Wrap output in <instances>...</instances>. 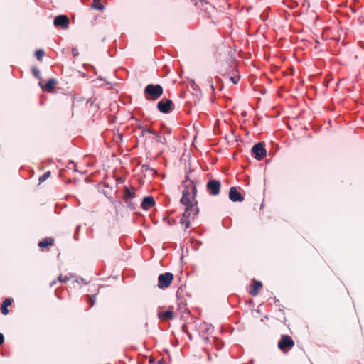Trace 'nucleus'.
I'll use <instances>...</instances> for the list:
<instances>
[{
	"mask_svg": "<svg viewBox=\"0 0 364 364\" xmlns=\"http://www.w3.org/2000/svg\"><path fill=\"white\" fill-rule=\"evenodd\" d=\"M191 171H189V173L186 174L182 183L181 203L197 202L196 200L197 189L194 181L191 178Z\"/></svg>",
	"mask_w": 364,
	"mask_h": 364,
	"instance_id": "nucleus-1",
	"label": "nucleus"
},
{
	"mask_svg": "<svg viewBox=\"0 0 364 364\" xmlns=\"http://www.w3.org/2000/svg\"><path fill=\"white\" fill-rule=\"evenodd\" d=\"M198 202L182 203L186 206L185 211L180 219L181 224L185 226V228H190V218L194 217L198 213Z\"/></svg>",
	"mask_w": 364,
	"mask_h": 364,
	"instance_id": "nucleus-2",
	"label": "nucleus"
},
{
	"mask_svg": "<svg viewBox=\"0 0 364 364\" xmlns=\"http://www.w3.org/2000/svg\"><path fill=\"white\" fill-rule=\"evenodd\" d=\"M163 87L160 85L149 84L144 89V96L148 100H156L163 94Z\"/></svg>",
	"mask_w": 364,
	"mask_h": 364,
	"instance_id": "nucleus-3",
	"label": "nucleus"
},
{
	"mask_svg": "<svg viewBox=\"0 0 364 364\" xmlns=\"http://www.w3.org/2000/svg\"><path fill=\"white\" fill-rule=\"evenodd\" d=\"M294 346V341L288 335H282L278 343V348L284 353L288 352Z\"/></svg>",
	"mask_w": 364,
	"mask_h": 364,
	"instance_id": "nucleus-4",
	"label": "nucleus"
},
{
	"mask_svg": "<svg viewBox=\"0 0 364 364\" xmlns=\"http://www.w3.org/2000/svg\"><path fill=\"white\" fill-rule=\"evenodd\" d=\"M173 280V274L171 272L161 274L158 277L157 287L159 289L168 288Z\"/></svg>",
	"mask_w": 364,
	"mask_h": 364,
	"instance_id": "nucleus-5",
	"label": "nucleus"
},
{
	"mask_svg": "<svg viewBox=\"0 0 364 364\" xmlns=\"http://www.w3.org/2000/svg\"><path fill=\"white\" fill-rule=\"evenodd\" d=\"M53 24L56 28L67 29L69 27L70 19L65 15H58L54 18Z\"/></svg>",
	"mask_w": 364,
	"mask_h": 364,
	"instance_id": "nucleus-6",
	"label": "nucleus"
},
{
	"mask_svg": "<svg viewBox=\"0 0 364 364\" xmlns=\"http://www.w3.org/2000/svg\"><path fill=\"white\" fill-rule=\"evenodd\" d=\"M252 154L257 160L263 159L267 154V151L261 143H258L253 146L252 149Z\"/></svg>",
	"mask_w": 364,
	"mask_h": 364,
	"instance_id": "nucleus-7",
	"label": "nucleus"
},
{
	"mask_svg": "<svg viewBox=\"0 0 364 364\" xmlns=\"http://www.w3.org/2000/svg\"><path fill=\"white\" fill-rule=\"evenodd\" d=\"M207 189L208 192L213 196H217L220 193L221 183L218 180L211 179L207 183Z\"/></svg>",
	"mask_w": 364,
	"mask_h": 364,
	"instance_id": "nucleus-8",
	"label": "nucleus"
},
{
	"mask_svg": "<svg viewBox=\"0 0 364 364\" xmlns=\"http://www.w3.org/2000/svg\"><path fill=\"white\" fill-rule=\"evenodd\" d=\"M173 102L169 99H162L157 103L158 109L162 113H168L171 110Z\"/></svg>",
	"mask_w": 364,
	"mask_h": 364,
	"instance_id": "nucleus-9",
	"label": "nucleus"
},
{
	"mask_svg": "<svg viewBox=\"0 0 364 364\" xmlns=\"http://www.w3.org/2000/svg\"><path fill=\"white\" fill-rule=\"evenodd\" d=\"M157 316L162 321L172 320L174 318V311L173 306H169L165 311H158Z\"/></svg>",
	"mask_w": 364,
	"mask_h": 364,
	"instance_id": "nucleus-10",
	"label": "nucleus"
},
{
	"mask_svg": "<svg viewBox=\"0 0 364 364\" xmlns=\"http://www.w3.org/2000/svg\"><path fill=\"white\" fill-rule=\"evenodd\" d=\"M38 84L44 92L51 93L53 92L54 88L57 85V81L54 78H50L44 85L41 82H40Z\"/></svg>",
	"mask_w": 364,
	"mask_h": 364,
	"instance_id": "nucleus-11",
	"label": "nucleus"
},
{
	"mask_svg": "<svg viewBox=\"0 0 364 364\" xmlns=\"http://www.w3.org/2000/svg\"><path fill=\"white\" fill-rule=\"evenodd\" d=\"M135 197H136V193H135L134 188H129L127 186H125L124 188L123 199L127 204L129 205L132 199L134 198Z\"/></svg>",
	"mask_w": 364,
	"mask_h": 364,
	"instance_id": "nucleus-12",
	"label": "nucleus"
},
{
	"mask_svg": "<svg viewBox=\"0 0 364 364\" xmlns=\"http://www.w3.org/2000/svg\"><path fill=\"white\" fill-rule=\"evenodd\" d=\"M229 198L232 202H242L244 200V197L237 191L235 187H231L230 188Z\"/></svg>",
	"mask_w": 364,
	"mask_h": 364,
	"instance_id": "nucleus-13",
	"label": "nucleus"
},
{
	"mask_svg": "<svg viewBox=\"0 0 364 364\" xmlns=\"http://www.w3.org/2000/svg\"><path fill=\"white\" fill-rule=\"evenodd\" d=\"M155 205V200L151 196H146L144 198L141 203V208L145 210H149Z\"/></svg>",
	"mask_w": 364,
	"mask_h": 364,
	"instance_id": "nucleus-14",
	"label": "nucleus"
},
{
	"mask_svg": "<svg viewBox=\"0 0 364 364\" xmlns=\"http://www.w3.org/2000/svg\"><path fill=\"white\" fill-rule=\"evenodd\" d=\"M262 287V284L259 281L253 280L252 282V288L250 291V294L252 296H255L259 294V291Z\"/></svg>",
	"mask_w": 364,
	"mask_h": 364,
	"instance_id": "nucleus-15",
	"label": "nucleus"
},
{
	"mask_svg": "<svg viewBox=\"0 0 364 364\" xmlns=\"http://www.w3.org/2000/svg\"><path fill=\"white\" fill-rule=\"evenodd\" d=\"M54 240L51 237H46L38 242V247L45 248L53 244Z\"/></svg>",
	"mask_w": 364,
	"mask_h": 364,
	"instance_id": "nucleus-16",
	"label": "nucleus"
},
{
	"mask_svg": "<svg viewBox=\"0 0 364 364\" xmlns=\"http://www.w3.org/2000/svg\"><path fill=\"white\" fill-rule=\"evenodd\" d=\"M139 129H141L143 136L146 135V134H150L152 135L156 134V131L151 129L147 126H141Z\"/></svg>",
	"mask_w": 364,
	"mask_h": 364,
	"instance_id": "nucleus-17",
	"label": "nucleus"
},
{
	"mask_svg": "<svg viewBox=\"0 0 364 364\" xmlns=\"http://www.w3.org/2000/svg\"><path fill=\"white\" fill-rule=\"evenodd\" d=\"M11 304L10 299H6L1 305V313L4 315L7 314L9 311L7 309L8 306Z\"/></svg>",
	"mask_w": 364,
	"mask_h": 364,
	"instance_id": "nucleus-18",
	"label": "nucleus"
},
{
	"mask_svg": "<svg viewBox=\"0 0 364 364\" xmlns=\"http://www.w3.org/2000/svg\"><path fill=\"white\" fill-rule=\"evenodd\" d=\"M86 300L90 305V307H92L96 301L95 295H86Z\"/></svg>",
	"mask_w": 364,
	"mask_h": 364,
	"instance_id": "nucleus-19",
	"label": "nucleus"
},
{
	"mask_svg": "<svg viewBox=\"0 0 364 364\" xmlns=\"http://www.w3.org/2000/svg\"><path fill=\"white\" fill-rule=\"evenodd\" d=\"M156 141L161 144H164L166 143V138L162 136L160 133L156 132V134H154Z\"/></svg>",
	"mask_w": 364,
	"mask_h": 364,
	"instance_id": "nucleus-20",
	"label": "nucleus"
},
{
	"mask_svg": "<svg viewBox=\"0 0 364 364\" xmlns=\"http://www.w3.org/2000/svg\"><path fill=\"white\" fill-rule=\"evenodd\" d=\"M50 176V171H46V173H44L42 176H41L39 177V182L40 183H42L43 181H45L46 179H48Z\"/></svg>",
	"mask_w": 364,
	"mask_h": 364,
	"instance_id": "nucleus-21",
	"label": "nucleus"
},
{
	"mask_svg": "<svg viewBox=\"0 0 364 364\" xmlns=\"http://www.w3.org/2000/svg\"><path fill=\"white\" fill-rule=\"evenodd\" d=\"M45 52L43 50H37L35 52V56L38 60H41L42 58L44 56Z\"/></svg>",
	"mask_w": 364,
	"mask_h": 364,
	"instance_id": "nucleus-22",
	"label": "nucleus"
},
{
	"mask_svg": "<svg viewBox=\"0 0 364 364\" xmlns=\"http://www.w3.org/2000/svg\"><path fill=\"white\" fill-rule=\"evenodd\" d=\"M92 7L96 9H98V10H102L103 9V6L102 5L101 2L99 1V0H95L94 1V3L92 4Z\"/></svg>",
	"mask_w": 364,
	"mask_h": 364,
	"instance_id": "nucleus-23",
	"label": "nucleus"
},
{
	"mask_svg": "<svg viewBox=\"0 0 364 364\" xmlns=\"http://www.w3.org/2000/svg\"><path fill=\"white\" fill-rule=\"evenodd\" d=\"M32 73L35 77L37 79H41V72L37 68H33Z\"/></svg>",
	"mask_w": 364,
	"mask_h": 364,
	"instance_id": "nucleus-24",
	"label": "nucleus"
},
{
	"mask_svg": "<svg viewBox=\"0 0 364 364\" xmlns=\"http://www.w3.org/2000/svg\"><path fill=\"white\" fill-rule=\"evenodd\" d=\"M70 279V277L66 276V275L63 276L61 274L58 278V281L60 282H63V283L67 282Z\"/></svg>",
	"mask_w": 364,
	"mask_h": 364,
	"instance_id": "nucleus-25",
	"label": "nucleus"
},
{
	"mask_svg": "<svg viewBox=\"0 0 364 364\" xmlns=\"http://www.w3.org/2000/svg\"><path fill=\"white\" fill-rule=\"evenodd\" d=\"M203 6H204V10L205 11H208V10H213L214 9V7L210 5V4L205 2L204 4H203Z\"/></svg>",
	"mask_w": 364,
	"mask_h": 364,
	"instance_id": "nucleus-26",
	"label": "nucleus"
},
{
	"mask_svg": "<svg viewBox=\"0 0 364 364\" xmlns=\"http://www.w3.org/2000/svg\"><path fill=\"white\" fill-rule=\"evenodd\" d=\"M240 80V77H231L230 80L234 83L237 84Z\"/></svg>",
	"mask_w": 364,
	"mask_h": 364,
	"instance_id": "nucleus-27",
	"label": "nucleus"
},
{
	"mask_svg": "<svg viewBox=\"0 0 364 364\" xmlns=\"http://www.w3.org/2000/svg\"><path fill=\"white\" fill-rule=\"evenodd\" d=\"M72 53L73 56H77L78 55L77 48H73Z\"/></svg>",
	"mask_w": 364,
	"mask_h": 364,
	"instance_id": "nucleus-28",
	"label": "nucleus"
},
{
	"mask_svg": "<svg viewBox=\"0 0 364 364\" xmlns=\"http://www.w3.org/2000/svg\"><path fill=\"white\" fill-rule=\"evenodd\" d=\"M209 83H210V87L211 88L212 92H215V87H214L213 81L210 80Z\"/></svg>",
	"mask_w": 364,
	"mask_h": 364,
	"instance_id": "nucleus-29",
	"label": "nucleus"
},
{
	"mask_svg": "<svg viewBox=\"0 0 364 364\" xmlns=\"http://www.w3.org/2000/svg\"><path fill=\"white\" fill-rule=\"evenodd\" d=\"M4 337L2 333H0V346L4 343Z\"/></svg>",
	"mask_w": 364,
	"mask_h": 364,
	"instance_id": "nucleus-30",
	"label": "nucleus"
},
{
	"mask_svg": "<svg viewBox=\"0 0 364 364\" xmlns=\"http://www.w3.org/2000/svg\"><path fill=\"white\" fill-rule=\"evenodd\" d=\"M69 165H72V166H73L74 170H75V171H78V170L75 168V167H76V165H75L73 162L70 163V164H69Z\"/></svg>",
	"mask_w": 364,
	"mask_h": 364,
	"instance_id": "nucleus-31",
	"label": "nucleus"
},
{
	"mask_svg": "<svg viewBox=\"0 0 364 364\" xmlns=\"http://www.w3.org/2000/svg\"><path fill=\"white\" fill-rule=\"evenodd\" d=\"M168 223L172 225L173 224L175 223V220L174 219L169 220Z\"/></svg>",
	"mask_w": 364,
	"mask_h": 364,
	"instance_id": "nucleus-32",
	"label": "nucleus"
},
{
	"mask_svg": "<svg viewBox=\"0 0 364 364\" xmlns=\"http://www.w3.org/2000/svg\"><path fill=\"white\" fill-rule=\"evenodd\" d=\"M55 284H56V281H55V280H54V281H53V282L50 283V287H53Z\"/></svg>",
	"mask_w": 364,
	"mask_h": 364,
	"instance_id": "nucleus-33",
	"label": "nucleus"
},
{
	"mask_svg": "<svg viewBox=\"0 0 364 364\" xmlns=\"http://www.w3.org/2000/svg\"><path fill=\"white\" fill-rule=\"evenodd\" d=\"M154 363V360L152 359H150L149 364H152Z\"/></svg>",
	"mask_w": 364,
	"mask_h": 364,
	"instance_id": "nucleus-34",
	"label": "nucleus"
},
{
	"mask_svg": "<svg viewBox=\"0 0 364 364\" xmlns=\"http://www.w3.org/2000/svg\"><path fill=\"white\" fill-rule=\"evenodd\" d=\"M187 335L188 336L189 338L191 339V335L189 333H187Z\"/></svg>",
	"mask_w": 364,
	"mask_h": 364,
	"instance_id": "nucleus-35",
	"label": "nucleus"
},
{
	"mask_svg": "<svg viewBox=\"0 0 364 364\" xmlns=\"http://www.w3.org/2000/svg\"><path fill=\"white\" fill-rule=\"evenodd\" d=\"M242 116H245V115H246V112H243L242 113Z\"/></svg>",
	"mask_w": 364,
	"mask_h": 364,
	"instance_id": "nucleus-36",
	"label": "nucleus"
},
{
	"mask_svg": "<svg viewBox=\"0 0 364 364\" xmlns=\"http://www.w3.org/2000/svg\"><path fill=\"white\" fill-rule=\"evenodd\" d=\"M185 328H186V326H183V331H185Z\"/></svg>",
	"mask_w": 364,
	"mask_h": 364,
	"instance_id": "nucleus-37",
	"label": "nucleus"
}]
</instances>
